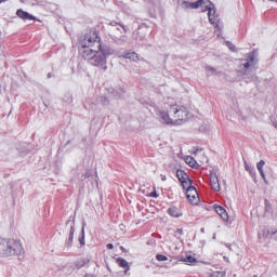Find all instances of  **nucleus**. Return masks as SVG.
I'll list each match as a JSON object with an SVG mask.
<instances>
[{
	"label": "nucleus",
	"instance_id": "dca6fc26",
	"mask_svg": "<svg viewBox=\"0 0 277 277\" xmlns=\"http://www.w3.org/2000/svg\"><path fill=\"white\" fill-rule=\"evenodd\" d=\"M184 189H186V198H190V196H195V194H198V190H196V187L192 186V184Z\"/></svg>",
	"mask_w": 277,
	"mask_h": 277
},
{
	"label": "nucleus",
	"instance_id": "f257e3e1",
	"mask_svg": "<svg viewBox=\"0 0 277 277\" xmlns=\"http://www.w3.org/2000/svg\"><path fill=\"white\" fill-rule=\"evenodd\" d=\"M80 55L89 61V64L101 68V70L107 69V57L111 55L123 60H130V62H138L140 56L135 52H127L121 54L114 50V48L103 45L101 43V37L95 30H90L80 39Z\"/></svg>",
	"mask_w": 277,
	"mask_h": 277
},
{
	"label": "nucleus",
	"instance_id": "4be33fe9",
	"mask_svg": "<svg viewBox=\"0 0 277 277\" xmlns=\"http://www.w3.org/2000/svg\"><path fill=\"white\" fill-rule=\"evenodd\" d=\"M226 273L224 272H214L210 277H225Z\"/></svg>",
	"mask_w": 277,
	"mask_h": 277
},
{
	"label": "nucleus",
	"instance_id": "9b49d317",
	"mask_svg": "<svg viewBox=\"0 0 277 277\" xmlns=\"http://www.w3.org/2000/svg\"><path fill=\"white\" fill-rule=\"evenodd\" d=\"M180 261L186 265H196V263H198V260H196V258L189 253L185 256H182Z\"/></svg>",
	"mask_w": 277,
	"mask_h": 277
},
{
	"label": "nucleus",
	"instance_id": "aec40b11",
	"mask_svg": "<svg viewBox=\"0 0 277 277\" xmlns=\"http://www.w3.org/2000/svg\"><path fill=\"white\" fill-rule=\"evenodd\" d=\"M110 94H113V96H115V98H120V96H122V94H124V90L120 89L119 91L113 90L110 92Z\"/></svg>",
	"mask_w": 277,
	"mask_h": 277
},
{
	"label": "nucleus",
	"instance_id": "2f4dec72",
	"mask_svg": "<svg viewBox=\"0 0 277 277\" xmlns=\"http://www.w3.org/2000/svg\"><path fill=\"white\" fill-rule=\"evenodd\" d=\"M106 248H107L108 250H114V245L108 243V245L106 246Z\"/></svg>",
	"mask_w": 277,
	"mask_h": 277
},
{
	"label": "nucleus",
	"instance_id": "a211bd4d",
	"mask_svg": "<svg viewBox=\"0 0 277 277\" xmlns=\"http://www.w3.org/2000/svg\"><path fill=\"white\" fill-rule=\"evenodd\" d=\"M185 163H187V166H189L190 168H196V166H198V163L196 162V159H194V157L192 156H187L185 158Z\"/></svg>",
	"mask_w": 277,
	"mask_h": 277
},
{
	"label": "nucleus",
	"instance_id": "c756f323",
	"mask_svg": "<svg viewBox=\"0 0 277 277\" xmlns=\"http://www.w3.org/2000/svg\"><path fill=\"white\" fill-rule=\"evenodd\" d=\"M227 47L230 49V51H235V45L232 42H227Z\"/></svg>",
	"mask_w": 277,
	"mask_h": 277
},
{
	"label": "nucleus",
	"instance_id": "bb28decb",
	"mask_svg": "<svg viewBox=\"0 0 277 277\" xmlns=\"http://www.w3.org/2000/svg\"><path fill=\"white\" fill-rule=\"evenodd\" d=\"M150 198H159V195L157 194V192H153L150 193Z\"/></svg>",
	"mask_w": 277,
	"mask_h": 277
},
{
	"label": "nucleus",
	"instance_id": "cd10ccee",
	"mask_svg": "<svg viewBox=\"0 0 277 277\" xmlns=\"http://www.w3.org/2000/svg\"><path fill=\"white\" fill-rule=\"evenodd\" d=\"M265 207L266 211H269V209L272 208V206L269 205V200H265Z\"/></svg>",
	"mask_w": 277,
	"mask_h": 277
},
{
	"label": "nucleus",
	"instance_id": "f03ea898",
	"mask_svg": "<svg viewBox=\"0 0 277 277\" xmlns=\"http://www.w3.org/2000/svg\"><path fill=\"white\" fill-rule=\"evenodd\" d=\"M156 116L161 124H167L168 127H181V124H185V122L192 118V113H189V109L185 106L168 104L162 108H159Z\"/></svg>",
	"mask_w": 277,
	"mask_h": 277
},
{
	"label": "nucleus",
	"instance_id": "6ab92c4d",
	"mask_svg": "<svg viewBox=\"0 0 277 277\" xmlns=\"http://www.w3.org/2000/svg\"><path fill=\"white\" fill-rule=\"evenodd\" d=\"M90 263L89 259H81L76 262L77 267H84V265H88Z\"/></svg>",
	"mask_w": 277,
	"mask_h": 277
},
{
	"label": "nucleus",
	"instance_id": "c85d7f7f",
	"mask_svg": "<svg viewBox=\"0 0 277 277\" xmlns=\"http://www.w3.org/2000/svg\"><path fill=\"white\" fill-rule=\"evenodd\" d=\"M79 242H80L82 246H85V236H82V237L79 239Z\"/></svg>",
	"mask_w": 277,
	"mask_h": 277
},
{
	"label": "nucleus",
	"instance_id": "ea45409f",
	"mask_svg": "<svg viewBox=\"0 0 277 277\" xmlns=\"http://www.w3.org/2000/svg\"><path fill=\"white\" fill-rule=\"evenodd\" d=\"M48 77H51V74H49Z\"/></svg>",
	"mask_w": 277,
	"mask_h": 277
},
{
	"label": "nucleus",
	"instance_id": "20e7f679",
	"mask_svg": "<svg viewBox=\"0 0 277 277\" xmlns=\"http://www.w3.org/2000/svg\"><path fill=\"white\" fill-rule=\"evenodd\" d=\"M208 11V18L209 23L215 27L214 34L217 38H222V29L224 25H222V22H220V16H217L215 6L213 4H206V10L202 12Z\"/></svg>",
	"mask_w": 277,
	"mask_h": 277
},
{
	"label": "nucleus",
	"instance_id": "5701e85b",
	"mask_svg": "<svg viewBox=\"0 0 277 277\" xmlns=\"http://www.w3.org/2000/svg\"><path fill=\"white\" fill-rule=\"evenodd\" d=\"M156 259H157V261H160V262L168 261V256H166L163 254H157Z\"/></svg>",
	"mask_w": 277,
	"mask_h": 277
},
{
	"label": "nucleus",
	"instance_id": "ddd939ff",
	"mask_svg": "<svg viewBox=\"0 0 277 277\" xmlns=\"http://www.w3.org/2000/svg\"><path fill=\"white\" fill-rule=\"evenodd\" d=\"M117 265H119V267H122V269L124 271V274L127 276V274H129V271L131 269V266L129 265V262L122 258L117 259Z\"/></svg>",
	"mask_w": 277,
	"mask_h": 277
},
{
	"label": "nucleus",
	"instance_id": "423d86ee",
	"mask_svg": "<svg viewBox=\"0 0 277 277\" xmlns=\"http://www.w3.org/2000/svg\"><path fill=\"white\" fill-rule=\"evenodd\" d=\"M176 177L180 181L183 189H185L186 187H189V185H192V180H189V175H187L185 173V171L177 170L176 171Z\"/></svg>",
	"mask_w": 277,
	"mask_h": 277
},
{
	"label": "nucleus",
	"instance_id": "2eb2a0df",
	"mask_svg": "<svg viewBox=\"0 0 277 277\" xmlns=\"http://www.w3.org/2000/svg\"><path fill=\"white\" fill-rule=\"evenodd\" d=\"M202 5H208L205 0H198L196 2H190V10H198V8H202Z\"/></svg>",
	"mask_w": 277,
	"mask_h": 277
},
{
	"label": "nucleus",
	"instance_id": "7c9ffc66",
	"mask_svg": "<svg viewBox=\"0 0 277 277\" xmlns=\"http://www.w3.org/2000/svg\"><path fill=\"white\" fill-rule=\"evenodd\" d=\"M160 180H161L162 182H166V181H168V177H167L166 175L161 174V175H160Z\"/></svg>",
	"mask_w": 277,
	"mask_h": 277
},
{
	"label": "nucleus",
	"instance_id": "412c9836",
	"mask_svg": "<svg viewBox=\"0 0 277 277\" xmlns=\"http://www.w3.org/2000/svg\"><path fill=\"white\" fill-rule=\"evenodd\" d=\"M182 8H184V10H192V2L189 1L182 2Z\"/></svg>",
	"mask_w": 277,
	"mask_h": 277
},
{
	"label": "nucleus",
	"instance_id": "a19ab883",
	"mask_svg": "<svg viewBox=\"0 0 277 277\" xmlns=\"http://www.w3.org/2000/svg\"><path fill=\"white\" fill-rule=\"evenodd\" d=\"M83 233H84V229H82V235H83Z\"/></svg>",
	"mask_w": 277,
	"mask_h": 277
},
{
	"label": "nucleus",
	"instance_id": "e433bc0d",
	"mask_svg": "<svg viewBox=\"0 0 277 277\" xmlns=\"http://www.w3.org/2000/svg\"><path fill=\"white\" fill-rule=\"evenodd\" d=\"M110 25H116V23L111 22Z\"/></svg>",
	"mask_w": 277,
	"mask_h": 277
},
{
	"label": "nucleus",
	"instance_id": "f8f14e48",
	"mask_svg": "<svg viewBox=\"0 0 277 277\" xmlns=\"http://www.w3.org/2000/svg\"><path fill=\"white\" fill-rule=\"evenodd\" d=\"M168 213L171 217H183V211L175 206H172L168 209Z\"/></svg>",
	"mask_w": 277,
	"mask_h": 277
},
{
	"label": "nucleus",
	"instance_id": "7ed1b4c3",
	"mask_svg": "<svg viewBox=\"0 0 277 277\" xmlns=\"http://www.w3.org/2000/svg\"><path fill=\"white\" fill-rule=\"evenodd\" d=\"M24 254L23 245L21 241L14 239L0 240V256L8 259L10 256H21Z\"/></svg>",
	"mask_w": 277,
	"mask_h": 277
},
{
	"label": "nucleus",
	"instance_id": "f704fd0d",
	"mask_svg": "<svg viewBox=\"0 0 277 277\" xmlns=\"http://www.w3.org/2000/svg\"><path fill=\"white\" fill-rule=\"evenodd\" d=\"M177 233H179L180 235H183V229H177Z\"/></svg>",
	"mask_w": 277,
	"mask_h": 277
},
{
	"label": "nucleus",
	"instance_id": "6e6552de",
	"mask_svg": "<svg viewBox=\"0 0 277 277\" xmlns=\"http://www.w3.org/2000/svg\"><path fill=\"white\" fill-rule=\"evenodd\" d=\"M214 211L220 215L223 222H228V212L222 206L214 205Z\"/></svg>",
	"mask_w": 277,
	"mask_h": 277
},
{
	"label": "nucleus",
	"instance_id": "72a5a7b5",
	"mask_svg": "<svg viewBox=\"0 0 277 277\" xmlns=\"http://www.w3.org/2000/svg\"><path fill=\"white\" fill-rule=\"evenodd\" d=\"M272 235H273L274 239H276V240H277V230H276V232H274Z\"/></svg>",
	"mask_w": 277,
	"mask_h": 277
},
{
	"label": "nucleus",
	"instance_id": "393cba45",
	"mask_svg": "<svg viewBox=\"0 0 277 277\" xmlns=\"http://www.w3.org/2000/svg\"><path fill=\"white\" fill-rule=\"evenodd\" d=\"M69 236L75 237V223H72L71 226H70Z\"/></svg>",
	"mask_w": 277,
	"mask_h": 277
},
{
	"label": "nucleus",
	"instance_id": "c9c22d12",
	"mask_svg": "<svg viewBox=\"0 0 277 277\" xmlns=\"http://www.w3.org/2000/svg\"><path fill=\"white\" fill-rule=\"evenodd\" d=\"M5 1H8V0H0V3H5Z\"/></svg>",
	"mask_w": 277,
	"mask_h": 277
},
{
	"label": "nucleus",
	"instance_id": "4c0bfd02",
	"mask_svg": "<svg viewBox=\"0 0 277 277\" xmlns=\"http://www.w3.org/2000/svg\"><path fill=\"white\" fill-rule=\"evenodd\" d=\"M274 127L277 129V123H274Z\"/></svg>",
	"mask_w": 277,
	"mask_h": 277
},
{
	"label": "nucleus",
	"instance_id": "473e14b6",
	"mask_svg": "<svg viewBox=\"0 0 277 277\" xmlns=\"http://www.w3.org/2000/svg\"><path fill=\"white\" fill-rule=\"evenodd\" d=\"M75 236H70L68 237V243H71L72 242V239H74Z\"/></svg>",
	"mask_w": 277,
	"mask_h": 277
},
{
	"label": "nucleus",
	"instance_id": "9d476101",
	"mask_svg": "<svg viewBox=\"0 0 277 277\" xmlns=\"http://www.w3.org/2000/svg\"><path fill=\"white\" fill-rule=\"evenodd\" d=\"M16 14L22 21H36V16L23 11V9H18Z\"/></svg>",
	"mask_w": 277,
	"mask_h": 277
},
{
	"label": "nucleus",
	"instance_id": "b1692460",
	"mask_svg": "<svg viewBox=\"0 0 277 277\" xmlns=\"http://www.w3.org/2000/svg\"><path fill=\"white\" fill-rule=\"evenodd\" d=\"M245 169L247 170V172H252L254 170V168H251L248 162H245Z\"/></svg>",
	"mask_w": 277,
	"mask_h": 277
},
{
	"label": "nucleus",
	"instance_id": "a878e982",
	"mask_svg": "<svg viewBox=\"0 0 277 277\" xmlns=\"http://www.w3.org/2000/svg\"><path fill=\"white\" fill-rule=\"evenodd\" d=\"M206 70H208V72H211V75H213V72H215V68H213L211 66H207Z\"/></svg>",
	"mask_w": 277,
	"mask_h": 277
},
{
	"label": "nucleus",
	"instance_id": "f3484780",
	"mask_svg": "<svg viewBox=\"0 0 277 277\" xmlns=\"http://www.w3.org/2000/svg\"><path fill=\"white\" fill-rule=\"evenodd\" d=\"M187 200L190 202V205H199L200 203V197L198 196V193H195L194 195L188 197Z\"/></svg>",
	"mask_w": 277,
	"mask_h": 277
},
{
	"label": "nucleus",
	"instance_id": "4468645a",
	"mask_svg": "<svg viewBox=\"0 0 277 277\" xmlns=\"http://www.w3.org/2000/svg\"><path fill=\"white\" fill-rule=\"evenodd\" d=\"M265 167V161L264 160H260L256 164V168L263 179V181H267L266 177H265V171H263V168Z\"/></svg>",
	"mask_w": 277,
	"mask_h": 277
},
{
	"label": "nucleus",
	"instance_id": "1a4fd4ad",
	"mask_svg": "<svg viewBox=\"0 0 277 277\" xmlns=\"http://www.w3.org/2000/svg\"><path fill=\"white\" fill-rule=\"evenodd\" d=\"M210 185L214 192H220V180L217 179V174L210 173Z\"/></svg>",
	"mask_w": 277,
	"mask_h": 277
},
{
	"label": "nucleus",
	"instance_id": "39448f33",
	"mask_svg": "<svg viewBox=\"0 0 277 277\" xmlns=\"http://www.w3.org/2000/svg\"><path fill=\"white\" fill-rule=\"evenodd\" d=\"M258 62L259 61L256 60V52H251L247 54V56L243 60H241V64L239 65V75H250V72L254 70V66H256Z\"/></svg>",
	"mask_w": 277,
	"mask_h": 277
},
{
	"label": "nucleus",
	"instance_id": "58836bf2",
	"mask_svg": "<svg viewBox=\"0 0 277 277\" xmlns=\"http://www.w3.org/2000/svg\"><path fill=\"white\" fill-rule=\"evenodd\" d=\"M201 233H205V228H201Z\"/></svg>",
	"mask_w": 277,
	"mask_h": 277
},
{
	"label": "nucleus",
	"instance_id": "0eeeda50",
	"mask_svg": "<svg viewBox=\"0 0 277 277\" xmlns=\"http://www.w3.org/2000/svg\"><path fill=\"white\" fill-rule=\"evenodd\" d=\"M271 237H272V233H269V228L267 227L260 228L258 233V239L260 243H267Z\"/></svg>",
	"mask_w": 277,
	"mask_h": 277
}]
</instances>
